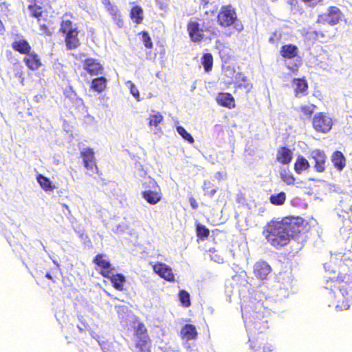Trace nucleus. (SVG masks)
I'll use <instances>...</instances> for the list:
<instances>
[{"mask_svg":"<svg viewBox=\"0 0 352 352\" xmlns=\"http://www.w3.org/2000/svg\"><path fill=\"white\" fill-rule=\"evenodd\" d=\"M40 0H32L28 6L30 16L36 19L37 21H41L44 12Z\"/></svg>","mask_w":352,"mask_h":352,"instance_id":"21","label":"nucleus"},{"mask_svg":"<svg viewBox=\"0 0 352 352\" xmlns=\"http://www.w3.org/2000/svg\"><path fill=\"white\" fill-rule=\"evenodd\" d=\"M196 234L198 239L204 241L208 237L210 230L205 226L197 223L196 226Z\"/></svg>","mask_w":352,"mask_h":352,"instance_id":"35","label":"nucleus"},{"mask_svg":"<svg viewBox=\"0 0 352 352\" xmlns=\"http://www.w3.org/2000/svg\"><path fill=\"white\" fill-rule=\"evenodd\" d=\"M133 338L136 352H152V340L143 322H133Z\"/></svg>","mask_w":352,"mask_h":352,"instance_id":"5","label":"nucleus"},{"mask_svg":"<svg viewBox=\"0 0 352 352\" xmlns=\"http://www.w3.org/2000/svg\"><path fill=\"white\" fill-rule=\"evenodd\" d=\"M201 63L206 72H209L213 67V56L210 53L204 54L201 58Z\"/></svg>","mask_w":352,"mask_h":352,"instance_id":"31","label":"nucleus"},{"mask_svg":"<svg viewBox=\"0 0 352 352\" xmlns=\"http://www.w3.org/2000/svg\"><path fill=\"white\" fill-rule=\"evenodd\" d=\"M324 288L329 291V295L333 298V302L338 307H349L348 284L339 277L330 279L327 281Z\"/></svg>","mask_w":352,"mask_h":352,"instance_id":"4","label":"nucleus"},{"mask_svg":"<svg viewBox=\"0 0 352 352\" xmlns=\"http://www.w3.org/2000/svg\"><path fill=\"white\" fill-rule=\"evenodd\" d=\"M14 76L20 79L21 84H23L25 79L23 67L20 64L14 65Z\"/></svg>","mask_w":352,"mask_h":352,"instance_id":"44","label":"nucleus"},{"mask_svg":"<svg viewBox=\"0 0 352 352\" xmlns=\"http://www.w3.org/2000/svg\"><path fill=\"white\" fill-rule=\"evenodd\" d=\"M312 158L314 160V168L318 173H322L325 170L327 157L324 152L316 150L312 152Z\"/></svg>","mask_w":352,"mask_h":352,"instance_id":"22","label":"nucleus"},{"mask_svg":"<svg viewBox=\"0 0 352 352\" xmlns=\"http://www.w3.org/2000/svg\"><path fill=\"white\" fill-rule=\"evenodd\" d=\"M280 176L281 180L287 185H293L295 182V177L289 170H282L280 172Z\"/></svg>","mask_w":352,"mask_h":352,"instance_id":"39","label":"nucleus"},{"mask_svg":"<svg viewBox=\"0 0 352 352\" xmlns=\"http://www.w3.org/2000/svg\"><path fill=\"white\" fill-rule=\"evenodd\" d=\"M310 167L308 160L302 155H298L294 163V170L296 173L300 174L303 170Z\"/></svg>","mask_w":352,"mask_h":352,"instance_id":"30","label":"nucleus"},{"mask_svg":"<svg viewBox=\"0 0 352 352\" xmlns=\"http://www.w3.org/2000/svg\"><path fill=\"white\" fill-rule=\"evenodd\" d=\"M253 348H256V351H259L261 352H271L273 350V346L272 344L267 343V344H264L263 343H255Z\"/></svg>","mask_w":352,"mask_h":352,"instance_id":"43","label":"nucleus"},{"mask_svg":"<svg viewBox=\"0 0 352 352\" xmlns=\"http://www.w3.org/2000/svg\"><path fill=\"white\" fill-rule=\"evenodd\" d=\"M153 271L161 278L173 283L175 281V276L172 269L166 264L163 263H157L153 265Z\"/></svg>","mask_w":352,"mask_h":352,"instance_id":"14","label":"nucleus"},{"mask_svg":"<svg viewBox=\"0 0 352 352\" xmlns=\"http://www.w3.org/2000/svg\"><path fill=\"white\" fill-rule=\"evenodd\" d=\"M82 67L85 72V74L91 76L102 74L104 72L102 65L96 58L88 57L82 63Z\"/></svg>","mask_w":352,"mask_h":352,"instance_id":"13","label":"nucleus"},{"mask_svg":"<svg viewBox=\"0 0 352 352\" xmlns=\"http://www.w3.org/2000/svg\"><path fill=\"white\" fill-rule=\"evenodd\" d=\"M5 31V27L1 20H0V33L3 34Z\"/></svg>","mask_w":352,"mask_h":352,"instance_id":"54","label":"nucleus"},{"mask_svg":"<svg viewBox=\"0 0 352 352\" xmlns=\"http://www.w3.org/2000/svg\"><path fill=\"white\" fill-rule=\"evenodd\" d=\"M316 107L314 104L302 105L300 107V111L305 116L310 117L313 114Z\"/></svg>","mask_w":352,"mask_h":352,"instance_id":"42","label":"nucleus"},{"mask_svg":"<svg viewBox=\"0 0 352 352\" xmlns=\"http://www.w3.org/2000/svg\"><path fill=\"white\" fill-rule=\"evenodd\" d=\"M303 219L298 217H285L272 219L263 227L262 234L267 242L278 250L287 245L294 235L300 232Z\"/></svg>","mask_w":352,"mask_h":352,"instance_id":"1","label":"nucleus"},{"mask_svg":"<svg viewBox=\"0 0 352 352\" xmlns=\"http://www.w3.org/2000/svg\"><path fill=\"white\" fill-rule=\"evenodd\" d=\"M237 21V14L235 8L231 5L223 6L217 16V21L219 26L228 28L233 25Z\"/></svg>","mask_w":352,"mask_h":352,"instance_id":"7","label":"nucleus"},{"mask_svg":"<svg viewBox=\"0 0 352 352\" xmlns=\"http://www.w3.org/2000/svg\"><path fill=\"white\" fill-rule=\"evenodd\" d=\"M293 158V153L286 146H280L277 150L276 160L280 164H289Z\"/></svg>","mask_w":352,"mask_h":352,"instance_id":"23","label":"nucleus"},{"mask_svg":"<svg viewBox=\"0 0 352 352\" xmlns=\"http://www.w3.org/2000/svg\"><path fill=\"white\" fill-rule=\"evenodd\" d=\"M36 180L41 188L45 192H52L56 188L55 184L46 176L42 174L36 175Z\"/></svg>","mask_w":352,"mask_h":352,"instance_id":"27","label":"nucleus"},{"mask_svg":"<svg viewBox=\"0 0 352 352\" xmlns=\"http://www.w3.org/2000/svg\"><path fill=\"white\" fill-rule=\"evenodd\" d=\"M287 1L292 6V9H295L296 6H298V0H287Z\"/></svg>","mask_w":352,"mask_h":352,"instance_id":"52","label":"nucleus"},{"mask_svg":"<svg viewBox=\"0 0 352 352\" xmlns=\"http://www.w3.org/2000/svg\"><path fill=\"white\" fill-rule=\"evenodd\" d=\"M96 265V270L103 277L109 276V273L113 272L115 267L111 263L108 256L104 254H97L92 261Z\"/></svg>","mask_w":352,"mask_h":352,"instance_id":"10","label":"nucleus"},{"mask_svg":"<svg viewBox=\"0 0 352 352\" xmlns=\"http://www.w3.org/2000/svg\"><path fill=\"white\" fill-rule=\"evenodd\" d=\"M308 7L314 8L322 3L323 0H301Z\"/></svg>","mask_w":352,"mask_h":352,"instance_id":"48","label":"nucleus"},{"mask_svg":"<svg viewBox=\"0 0 352 352\" xmlns=\"http://www.w3.org/2000/svg\"><path fill=\"white\" fill-rule=\"evenodd\" d=\"M299 52L298 47L294 44H287L281 47L280 54L281 56L286 59H293L298 56Z\"/></svg>","mask_w":352,"mask_h":352,"instance_id":"25","label":"nucleus"},{"mask_svg":"<svg viewBox=\"0 0 352 352\" xmlns=\"http://www.w3.org/2000/svg\"><path fill=\"white\" fill-rule=\"evenodd\" d=\"M204 195L212 197L217 191V188L210 181H204L203 185Z\"/></svg>","mask_w":352,"mask_h":352,"instance_id":"36","label":"nucleus"},{"mask_svg":"<svg viewBox=\"0 0 352 352\" xmlns=\"http://www.w3.org/2000/svg\"><path fill=\"white\" fill-rule=\"evenodd\" d=\"M80 156L82 160V163L86 173L90 176L94 175H100L98 167L96 164V159L95 157V153L92 148H84L80 152Z\"/></svg>","mask_w":352,"mask_h":352,"instance_id":"8","label":"nucleus"},{"mask_svg":"<svg viewBox=\"0 0 352 352\" xmlns=\"http://www.w3.org/2000/svg\"><path fill=\"white\" fill-rule=\"evenodd\" d=\"M107 80L104 76L95 78L91 80L90 88L91 89L101 93L107 88Z\"/></svg>","mask_w":352,"mask_h":352,"instance_id":"28","label":"nucleus"},{"mask_svg":"<svg viewBox=\"0 0 352 352\" xmlns=\"http://www.w3.org/2000/svg\"><path fill=\"white\" fill-rule=\"evenodd\" d=\"M216 100L218 104L221 107H224L230 109L235 107L234 98L230 93H219L217 96Z\"/></svg>","mask_w":352,"mask_h":352,"instance_id":"19","label":"nucleus"},{"mask_svg":"<svg viewBox=\"0 0 352 352\" xmlns=\"http://www.w3.org/2000/svg\"><path fill=\"white\" fill-rule=\"evenodd\" d=\"M26 56L23 58V63L30 70H37L41 65L42 63L41 58L35 52H31L29 54H25Z\"/></svg>","mask_w":352,"mask_h":352,"instance_id":"16","label":"nucleus"},{"mask_svg":"<svg viewBox=\"0 0 352 352\" xmlns=\"http://www.w3.org/2000/svg\"><path fill=\"white\" fill-rule=\"evenodd\" d=\"M177 131L182 137L184 140H185L190 144L194 143V138L188 132L186 131V130L183 126H177Z\"/></svg>","mask_w":352,"mask_h":352,"instance_id":"41","label":"nucleus"},{"mask_svg":"<svg viewBox=\"0 0 352 352\" xmlns=\"http://www.w3.org/2000/svg\"><path fill=\"white\" fill-rule=\"evenodd\" d=\"M138 35L141 36V41L144 47L147 49H151L153 47V43L148 32L144 30L140 32Z\"/></svg>","mask_w":352,"mask_h":352,"instance_id":"38","label":"nucleus"},{"mask_svg":"<svg viewBox=\"0 0 352 352\" xmlns=\"http://www.w3.org/2000/svg\"><path fill=\"white\" fill-rule=\"evenodd\" d=\"M148 187L151 189L142 191V196L148 204L155 205L162 199L160 187L154 179L149 180Z\"/></svg>","mask_w":352,"mask_h":352,"instance_id":"12","label":"nucleus"},{"mask_svg":"<svg viewBox=\"0 0 352 352\" xmlns=\"http://www.w3.org/2000/svg\"><path fill=\"white\" fill-rule=\"evenodd\" d=\"M219 56L223 63H228L231 59V56L226 48L219 51Z\"/></svg>","mask_w":352,"mask_h":352,"instance_id":"46","label":"nucleus"},{"mask_svg":"<svg viewBox=\"0 0 352 352\" xmlns=\"http://www.w3.org/2000/svg\"><path fill=\"white\" fill-rule=\"evenodd\" d=\"M331 162L333 164L334 168L341 171L346 166V160L343 153L340 151H336L331 155Z\"/></svg>","mask_w":352,"mask_h":352,"instance_id":"26","label":"nucleus"},{"mask_svg":"<svg viewBox=\"0 0 352 352\" xmlns=\"http://www.w3.org/2000/svg\"><path fill=\"white\" fill-rule=\"evenodd\" d=\"M148 118V125L151 127H157L164 120V116L158 111H153Z\"/></svg>","mask_w":352,"mask_h":352,"instance_id":"34","label":"nucleus"},{"mask_svg":"<svg viewBox=\"0 0 352 352\" xmlns=\"http://www.w3.org/2000/svg\"><path fill=\"white\" fill-rule=\"evenodd\" d=\"M110 280L113 285V287L118 291H122L124 289V283L126 281L125 276L120 273L116 274L113 272L109 273V276H104Z\"/></svg>","mask_w":352,"mask_h":352,"instance_id":"24","label":"nucleus"},{"mask_svg":"<svg viewBox=\"0 0 352 352\" xmlns=\"http://www.w3.org/2000/svg\"><path fill=\"white\" fill-rule=\"evenodd\" d=\"M104 4L107 11L109 10V8H111L115 6V5L111 3L109 0H105Z\"/></svg>","mask_w":352,"mask_h":352,"instance_id":"53","label":"nucleus"},{"mask_svg":"<svg viewBox=\"0 0 352 352\" xmlns=\"http://www.w3.org/2000/svg\"><path fill=\"white\" fill-rule=\"evenodd\" d=\"M292 83L295 86V96L298 97L299 96H305L307 94L309 85L305 77L294 78Z\"/></svg>","mask_w":352,"mask_h":352,"instance_id":"20","label":"nucleus"},{"mask_svg":"<svg viewBox=\"0 0 352 352\" xmlns=\"http://www.w3.org/2000/svg\"><path fill=\"white\" fill-rule=\"evenodd\" d=\"M74 16L71 12H65L61 17L58 33L64 37V43L67 50H72L80 45L79 30L77 23L73 20Z\"/></svg>","mask_w":352,"mask_h":352,"instance_id":"3","label":"nucleus"},{"mask_svg":"<svg viewBox=\"0 0 352 352\" xmlns=\"http://www.w3.org/2000/svg\"><path fill=\"white\" fill-rule=\"evenodd\" d=\"M242 316L246 327L258 333H263L269 328L270 311L261 300L256 298L241 307Z\"/></svg>","mask_w":352,"mask_h":352,"instance_id":"2","label":"nucleus"},{"mask_svg":"<svg viewBox=\"0 0 352 352\" xmlns=\"http://www.w3.org/2000/svg\"><path fill=\"white\" fill-rule=\"evenodd\" d=\"M252 84L245 76L241 77L235 82L236 89H243L246 93H249L252 90Z\"/></svg>","mask_w":352,"mask_h":352,"instance_id":"32","label":"nucleus"},{"mask_svg":"<svg viewBox=\"0 0 352 352\" xmlns=\"http://www.w3.org/2000/svg\"><path fill=\"white\" fill-rule=\"evenodd\" d=\"M312 126L318 133H327L331 131L333 120L327 113H316L311 120Z\"/></svg>","mask_w":352,"mask_h":352,"instance_id":"9","label":"nucleus"},{"mask_svg":"<svg viewBox=\"0 0 352 352\" xmlns=\"http://www.w3.org/2000/svg\"><path fill=\"white\" fill-rule=\"evenodd\" d=\"M270 201L274 206H282L286 201V194L284 192H280L277 194L271 195Z\"/></svg>","mask_w":352,"mask_h":352,"instance_id":"33","label":"nucleus"},{"mask_svg":"<svg viewBox=\"0 0 352 352\" xmlns=\"http://www.w3.org/2000/svg\"><path fill=\"white\" fill-rule=\"evenodd\" d=\"M342 12L336 6H329L325 13L318 16V23H327L331 25H337L342 20Z\"/></svg>","mask_w":352,"mask_h":352,"instance_id":"11","label":"nucleus"},{"mask_svg":"<svg viewBox=\"0 0 352 352\" xmlns=\"http://www.w3.org/2000/svg\"><path fill=\"white\" fill-rule=\"evenodd\" d=\"M12 48L21 54H29L32 47L29 42L23 36H17L12 43Z\"/></svg>","mask_w":352,"mask_h":352,"instance_id":"15","label":"nucleus"},{"mask_svg":"<svg viewBox=\"0 0 352 352\" xmlns=\"http://www.w3.org/2000/svg\"><path fill=\"white\" fill-rule=\"evenodd\" d=\"M63 206H64V207H65L66 208H68V206H67V205L64 204Z\"/></svg>","mask_w":352,"mask_h":352,"instance_id":"55","label":"nucleus"},{"mask_svg":"<svg viewBox=\"0 0 352 352\" xmlns=\"http://www.w3.org/2000/svg\"><path fill=\"white\" fill-rule=\"evenodd\" d=\"M212 25V19L208 20V22L203 21L201 23H199L197 21H189L186 29L191 41L194 43L201 42L205 37L204 32L214 34L217 28Z\"/></svg>","mask_w":352,"mask_h":352,"instance_id":"6","label":"nucleus"},{"mask_svg":"<svg viewBox=\"0 0 352 352\" xmlns=\"http://www.w3.org/2000/svg\"><path fill=\"white\" fill-rule=\"evenodd\" d=\"M179 336L181 339L186 341L196 340L198 337V332L196 327L192 324H184L181 328Z\"/></svg>","mask_w":352,"mask_h":352,"instance_id":"17","label":"nucleus"},{"mask_svg":"<svg viewBox=\"0 0 352 352\" xmlns=\"http://www.w3.org/2000/svg\"><path fill=\"white\" fill-rule=\"evenodd\" d=\"M108 12L111 17L116 16L119 13H120L116 6L111 8H109Z\"/></svg>","mask_w":352,"mask_h":352,"instance_id":"51","label":"nucleus"},{"mask_svg":"<svg viewBox=\"0 0 352 352\" xmlns=\"http://www.w3.org/2000/svg\"><path fill=\"white\" fill-rule=\"evenodd\" d=\"M127 84L129 85V89H130V93L134 96V98L140 101V95L138 89L136 87V86L131 81H129Z\"/></svg>","mask_w":352,"mask_h":352,"instance_id":"45","label":"nucleus"},{"mask_svg":"<svg viewBox=\"0 0 352 352\" xmlns=\"http://www.w3.org/2000/svg\"><path fill=\"white\" fill-rule=\"evenodd\" d=\"M130 18L136 24L142 23L144 19L143 10L140 6H134L130 10Z\"/></svg>","mask_w":352,"mask_h":352,"instance_id":"29","label":"nucleus"},{"mask_svg":"<svg viewBox=\"0 0 352 352\" xmlns=\"http://www.w3.org/2000/svg\"><path fill=\"white\" fill-rule=\"evenodd\" d=\"M45 277L52 281L54 283H56L57 278V268L51 270L45 274Z\"/></svg>","mask_w":352,"mask_h":352,"instance_id":"47","label":"nucleus"},{"mask_svg":"<svg viewBox=\"0 0 352 352\" xmlns=\"http://www.w3.org/2000/svg\"><path fill=\"white\" fill-rule=\"evenodd\" d=\"M188 201H189L190 205L192 209L196 210L198 208V206H199L198 203L194 197H192V196L189 197Z\"/></svg>","mask_w":352,"mask_h":352,"instance_id":"50","label":"nucleus"},{"mask_svg":"<svg viewBox=\"0 0 352 352\" xmlns=\"http://www.w3.org/2000/svg\"><path fill=\"white\" fill-rule=\"evenodd\" d=\"M113 20L117 24L119 28H122L124 25V21L122 18V15L119 13L116 16L112 17Z\"/></svg>","mask_w":352,"mask_h":352,"instance_id":"49","label":"nucleus"},{"mask_svg":"<svg viewBox=\"0 0 352 352\" xmlns=\"http://www.w3.org/2000/svg\"><path fill=\"white\" fill-rule=\"evenodd\" d=\"M179 300L182 304V305L184 307H188L190 306V294L184 290L182 289L179 292Z\"/></svg>","mask_w":352,"mask_h":352,"instance_id":"37","label":"nucleus"},{"mask_svg":"<svg viewBox=\"0 0 352 352\" xmlns=\"http://www.w3.org/2000/svg\"><path fill=\"white\" fill-rule=\"evenodd\" d=\"M38 24V29L40 31V34L50 36L52 34V31L50 27V21H37Z\"/></svg>","mask_w":352,"mask_h":352,"instance_id":"40","label":"nucleus"},{"mask_svg":"<svg viewBox=\"0 0 352 352\" xmlns=\"http://www.w3.org/2000/svg\"><path fill=\"white\" fill-rule=\"evenodd\" d=\"M271 271L270 265L265 261L256 262L254 267V275L261 280L266 279Z\"/></svg>","mask_w":352,"mask_h":352,"instance_id":"18","label":"nucleus"}]
</instances>
